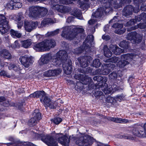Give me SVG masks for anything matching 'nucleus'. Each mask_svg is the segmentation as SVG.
<instances>
[{
  "mask_svg": "<svg viewBox=\"0 0 146 146\" xmlns=\"http://www.w3.org/2000/svg\"><path fill=\"white\" fill-rule=\"evenodd\" d=\"M63 29L62 36L70 40L73 39L78 34L82 33L84 31L81 26H66Z\"/></svg>",
  "mask_w": 146,
  "mask_h": 146,
  "instance_id": "nucleus-2",
  "label": "nucleus"
},
{
  "mask_svg": "<svg viewBox=\"0 0 146 146\" xmlns=\"http://www.w3.org/2000/svg\"><path fill=\"white\" fill-rule=\"evenodd\" d=\"M67 56V53L64 50H60L54 55L52 56L50 54H45L41 56L39 60L42 63L46 64L50 62L52 64L58 66L61 64L60 58L65 60Z\"/></svg>",
  "mask_w": 146,
  "mask_h": 146,
  "instance_id": "nucleus-1",
  "label": "nucleus"
},
{
  "mask_svg": "<svg viewBox=\"0 0 146 146\" xmlns=\"http://www.w3.org/2000/svg\"><path fill=\"white\" fill-rule=\"evenodd\" d=\"M8 68L10 70H13L15 72L19 71L20 70L19 65L13 64H10L8 66Z\"/></svg>",
  "mask_w": 146,
  "mask_h": 146,
  "instance_id": "nucleus-33",
  "label": "nucleus"
},
{
  "mask_svg": "<svg viewBox=\"0 0 146 146\" xmlns=\"http://www.w3.org/2000/svg\"><path fill=\"white\" fill-rule=\"evenodd\" d=\"M14 0H11L8 2L5 5V7L11 10L14 9Z\"/></svg>",
  "mask_w": 146,
  "mask_h": 146,
  "instance_id": "nucleus-40",
  "label": "nucleus"
},
{
  "mask_svg": "<svg viewBox=\"0 0 146 146\" xmlns=\"http://www.w3.org/2000/svg\"><path fill=\"white\" fill-rule=\"evenodd\" d=\"M93 80L95 81L100 82L98 85L100 86L102 90L106 94L110 93L113 90V87L111 86L108 89V85L106 83L107 81V78L106 77H103L100 76H96L94 77Z\"/></svg>",
  "mask_w": 146,
  "mask_h": 146,
  "instance_id": "nucleus-5",
  "label": "nucleus"
},
{
  "mask_svg": "<svg viewBox=\"0 0 146 146\" xmlns=\"http://www.w3.org/2000/svg\"><path fill=\"white\" fill-rule=\"evenodd\" d=\"M123 25L122 24H119L115 23L112 26V27L114 28H117L115 31V33L119 34H121L124 33L126 30L124 28H122Z\"/></svg>",
  "mask_w": 146,
  "mask_h": 146,
  "instance_id": "nucleus-23",
  "label": "nucleus"
},
{
  "mask_svg": "<svg viewBox=\"0 0 146 146\" xmlns=\"http://www.w3.org/2000/svg\"><path fill=\"white\" fill-rule=\"evenodd\" d=\"M40 101L44 104L45 107H48L51 109H54L55 108L56 104L54 105V103L51 102L50 99L47 96H45L44 99H40Z\"/></svg>",
  "mask_w": 146,
  "mask_h": 146,
  "instance_id": "nucleus-20",
  "label": "nucleus"
},
{
  "mask_svg": "<svg viewBox=\"0 0 146 146\" xmlns=\"http://www.w3.org/2000/svg\"><path fill=\"white\" fill-rule=\"evenodd\" d=\"M119 46L120 47L126 49L129 48V43L128 42L123 40L120 42Z\"/></svg>",
  "mask_w": 146,
  "mask_h": 146,
  "instance_id": "nucleus-38",
  "label": "nucleus"
},
{
  "mask_svg": "<svg viewBox=\"0 0 146 146\" xmlns=\"http://www.w3.org/2000/svg\"><path fill=\"white\" fill-rule=\"evenodd\" d=\"M143 35L138 34L135 32L129 33L127 35L126 38L131 41L133 43H138L140 42L142 38Z\"/></svg>",
  "mask_w": 146,
  "mask_h": 146,
  "instance_id": "nucleus-9",
  "label": "nucleus"
},
{
  "mask_svg": "<svg viewBox=\"0 0 146 146\" xmlns=\"http://www.w3.org/2000/svg\"><path fill=\"white\" fill-rule=\"evenodd\" d=\"M24 19V17L22 13H18L17 15L15 21L17 22V27L19 29L21 28L22 26Z\"/></svg>",
  "mask_w": 146,
  "mask_h": 146,
  "instance_id": "nucleus-25",
  "label": "nucleus"
},
{
  "mask_svg": "<svg viewBox=\"0 0 146 146\" xmlns=\"http://www.w3.org/2000/svg\"><path fill=\"white\" fill-rule=\"evenodd\" d=\"M8 22L4 15L0 14V32L2 34H4L8 32L10 28Z\"/></svg>",
  "mask_w": 146,
  "mask_h": 146,
  "instance_id": "nucleus-6",
  "label": "nucleus"
},
{
  "mask_svg": "<svg viewBox=\"0 0 146 146\" xmlns=\"http://www.w3.org/2000/svg\"><path fill=\"white\" fill-rule=\"evenodd\" d=\"M72 14L74 16L76 17L78 19H82L83 17L82 15V13L80 10L76 9L72 11Z\"/></svg>",
  "mask_w": 146,
  "mask_h": 146,
  "instance_id": "nucleus-32",
  "label": "nucleus"
},
{
  "mask_svg": "<svg viewBox=\"0 0 146 146\" xmlns=\"http://www.w3.org/2000/svg\"><path fill=\"white\" fill-rule=\"evenodd\" d=\"M62 70L60 68H57L53 70H49L45 72L43 74L44 76L50 77L55 76L59 74L61 72Z\"/></svg>",
  "mask_w": 146,
  "mask_h": 146,
  "instance_id": "nucleus-18",
  "label": "nucleus"
},
{
  "mask_svg": "<svg viewBox=\"0 0 146 146\" xmlns=\"http://www.w3.org/2000/svg\"><path fill=\"white\" fill-rule=\"evenodd\" d=\"M1 56L6 59H9L11 57V54L8 51L6 50H2L1 52Z\"/></svg>",
  "mask_w": 146,
  "mask_h": 146,
  "instance_id": "nucleus-34",
  "label": "nucleus"
},
{
  "mask_svg": "<svg viewBox=\"0 0 146 146\" xmlns=\"http://www.w3.org/2000/svg\"><path fill=\"white\" fill-rule=\"evenodd\" d=\"M101 64V63L100 61V60L98 59H96L93 61L91 65L93 67L97 68L100 67Z\"/></svg>",
  "mask_w": 146,
  "mask_h": 146,
  "instance_id": "nucleus-41",
  "label": "nucleus"
},
{
  "mask_svg": "<svg viewBox=\"0 0 146 146\" xmlns=\"http://www.w3.org/2000/svg\"><path fill=\"white\" fill-rule=\"evenodd\" d=\"M53 9L56 10L59 12L63 13H68L70 10V9L66 6H64L62 5L55 4L53 3Z\"/></svg>",
  "mask_w": 146,
  "mask_h": 146,
  "instance_id": "nucleus-19",
  "label": "nucleus"
},
{
  "mask_svg": "<svg viewBox=\"0 0 146 146\" xmlns=\"http://www.w3.org/2000/svg\"><path fill=\"white\" fill-rule=\"evenodd\" d=\"M67 56L65 60H63L60 58L61 63H62V67L65 74H69L71 73L72 68V62L71 60H67Z\"/></svg>",
  "mask_w": 146,
  "mask_h": 146,
  "instance_id": "nucleus-10",
  "label": "nucleus"
},
{
  "mask_svg": "<svg viewBox=\"0 0 146 146\" xmlns=\"http://www.w3.org/2000/svg\"><path fill=\"white\" fill-rule=\"evenodd\" d=\"M93 141L88 135H84L78 138L76 141L77 145L80 146H90L91 145Z\"/></svg>",
  "mask_w": 146,
  "mask_h": 146,
  "instance_id": "nucleus-7",
  "label": "nucleus"
},
{
  "mask_svg": "<svg viewBox=\"0 0 146 146\" xmlns=\"http://www.w3.org/2000/svg\"><path fill=\"white\" fill-rule=\"evenodd\" d=\"M86 41L84 43L83 46H84V49L83 48V46L82 47H80L78 49H76L74 50V53L76 54H79L83 52L85 50L86 52H88L90 49V48L89 46H88L87 44H85Z\"/></svg>",
  "mask_w": 146,
  "mask_h": 146,
  "instance_id": "nucleus-26",
  "label": "nucleus"
},
{
  "mask_svg": "<svg viewBox=\"0 0 146 146\" xmlns=\"http://www.w3.org/2000/svg\"><path fill=\"white\" fill-rule=\"evenodd\" d=\"M106 102L113 104H115V103H117V100L115 99V98L111 96L107 97L106 99Z\"/></svg>",
  "mask_w": 146,
  "mask_h": 146,
  "instance_id": "nucleus-43",
  "label": "nucleus"
},
{
  "mask_svg": "<svg viewBox=\"0 0 146 146\" xmlns=\"http://www.w3.org/2000/svg\"><path fill=\"white\" fill-rule=\"evenodd\" d=\"M56 136L58 137V141L59 143L64 146H68L70 141L69 139L61 133H57Z\"/></svg>",
  "mask_w": 146,
  "mask_h": 146,
  "instance_id": "nucleus-17",
  "label": "nucleus"
},
{
  "mask_svg": "<svg viewBox=\"0 0 146 146\" xmlns=\"http://www.w3.org/2000/svg\"><path fill=\"white\" fill-rule=\"evenodd\" d=\"M59 29H57L53 31L48 32L46 34V36H50L57 34L59 32Z\"/></svg>",
  "mask_w": 146,
  "mask_h": 146,
  "instance_id": "nucleus-46",
  "label": "nucleus"
},
{
  "mask_svg": "<svg viewBox=\"0 0 146 146\" xmlns=\"http://www.w3.org/2000/svg\"><path fill=\"white\" fill-rule=\"evenodd\" d=\"M132 11H134L132 7L130 5H128L123 9V14L126 16H127L131 14Z\"/></svg>",
  "mask_w": 146,
  "mask_h": 146,
  "instance_id": "nucleus-29",
  "label": "nucleus"
},
{
  "mask_svg": "<svg viewBox=\"0 0 146 146\" xmlns=\"http://www.w3.org/2000/svg\"><path fill=\"white\" fill-rule=\"evenodd\" d=\"M10 31L11 35L13 37L19 38H20L22 35L21 33L18 32L17 31H15L13 29H11Z\"/></svg>",
  "mask_w": 146,
  "mask_h": 146,
  "instance_id": "nucleus-39",
  "label": "nucleus"
},
{
  "mask_svg": "<svg viewBox=\"0 0 146 146\" xmlns=\"http://www.w3.org/2000/svg\"><path fill=\"white\" fill-rule=\"evenodd\" d=\"M56 42L54 40L47 39L35 44L34 48L36 51H48L51 48H54Z\"/></svg>",
  "mask_w": 146,
  "mask_h": 146,
  "instance_id": "nucleus-4",
  "label": "nucleus"
},
{
  "mask_svg": "<svg viewBox=\"0 0 146 146\" xmlns=\"http://www.w3.org/2000/svg\"><path fill=\"white\" fill-rule=\"evenodd\" d=\"M24 145L25 146H33L32 143L30 142H25Z\"/></svg>",
  "mask_w": 146,
  "mask_h": 146,
  "instance_id": "nucleus-63",
  "label": "nucleus"
},
{
  "mask_svg": "<svg viewBox=\"0 0 146 146\" xmlns=\"http://www.w3.org/2000/svg\"><path fill=\"white\" fill-rule=\"evenodd\" d=\"M47 12V10L45 8L33 6L30 7L29 9L26 11V13L29 17L36 18L44 16Z\"/></svg>",
  "mask_w": 146,
  "mask_h": 146,
  "instance_id": "nucleus-3",
  "label": "nucleus"
},
{
  "mask_svg": "<svg viewBox=\"0 0 146 146\" xmlns=\"http://www.w3.org/2000/svg\"><path fill=\"white\" fill-rule=\"evenodd\" d=\"M135 24V21L133 19L127 22L125 25V26L128 27L132 26Z\"/></svg>",
  "mask_w": 146,
  "mask_h": 146,
  "instance_id": "nucleus-56",
  "label": "nucleus"
},
{
  "mask_svg": "<svg viewBox=\"0 0 146 146\" xmlns=\"http://www.w3.org/2000/svg\"><path fill=\"white\" fill-rule=\"evenodd\" d=\"M105 118H106L109 121H112L116 123H117L118 117L114 118L111 117H108L105 116Z\"/></svg>",
  "mask_w": 146,
  "mask_h": 146,
  "instance_id": "nucleus-51",
  "label": "nucleus"
},
{
  "mask_svg": "<svg viewBox=\"0 0 146 146\" xmlns=\"http://www.w3.org/2000/svg\"><path fill=\"white\" fill-rule=\"evenodd\" d=\"M104 54L106 57L108 58L110 57L112 55V52L110 51L106 46H104Z\"/></svg>",
  "mask_w": 146,
  "mask_h": 146,
  "instance_id": "nucleus-36",
  "label": "nucleus"
},
{
  "mask_svg": "<svg viewBox=\"0 0 146 146\" xmlns=\"http://www.w3.org/2000/svg\"><path fill=\"white\" fill-rule=\"evenodd\" d=\"M73 20V18L72 17H68L67 19V22L68 23H71Z\"/></svg>",
  "mask_w": 146,
  "mask_h": 146,
  "instance_id": "nucleus-62",
  "label": "nucleus"
},
{
  "mask_svg": "<svg viewBox=\"0 0 146 146\" xmlns=\"http://www.w3.org/2000/svg\"><path fill=\"white\" fill-rule=\"evenodd\" d=\"M146 15V14H142L141 16H138L137 17H135V19H133L134 20V21H135V23H136V22H139L141 21V20L142 18H141V16L143 15Z\"/></svg>",
  "mask_w": 146,
  "mask_h": 146,
  "instance_id": "nucleus-57",
  "label": "nucleus"
},
{
  "mask_svg": "<svg viewBox=\"0 0 146 146\" xmlns=\"http://www.w3.org/2000/svg\"><path fill=\"white\" fill-rule=\"evenodd\" d=\"M13 45L14 46L13 47L14 48H19L20 46V44L18 43V41L17 40L15 41V42Z\"/></svg>",
  "mask_w": 146,
  "mask_h": 146,
  "instance_id": "nucleus-60",
  "label": "nucleus"
},
{
  "mask_svg": "<svg viewBox=\"0 0 146 146\" xmlns=\"http://www.w3.org/2000/svg\"><path fill=\"white\" fill-rule=\"evenodd\" d=\"M103 8V10L104 12V13L106 14L109 13L110 12L111 10L112 9L110 6L109 7H105V9L104 10V8L102 7Z\"/></svg>",
  "mask_w": 146,
  "mask_h": 146,
  "instance_id": "nucleus-55",
  "label": "nucleus"
},
{
  "mask_svg": "<svg viewBox=\"0 0 146 146\" xmlns=\"http://www.w3.org/2000/svg\"><path fill=\"white\" fill-rule=\"evenodd\" d=\"M41 140L48 146H58L56 141L50 135H41Z\"/></svg>",
  "mask_w": 146,
  "mask_h": 146,
  "instance_id": "nucleus-13",
  "label": "nucleus"
},
{
  "mask_svg": "<svg viewBox=\"0 0 146 146\" xmlns=\"http://www.w3.org/2000/svg\"><path fill=\"white\" fill-rule=\"evenodd\" d=\"M118 60V58L117 57L114 56L108 59L107 61V62H112L115 63L117 62Z\"/></svg>",
  "mask_w": 146,
  "mask_h": 146,
  "instance_id": "nucleus-54",
  "label": "nucleus"
},
{
  "mask_svg": "<svg viewBox=\"0 0 146 146\" xmlns=\"http://www.w3.org/2000/svg\"><path fill=\"white\" fill-rule=\"evenodd\" d=\"M3 102V105L5 107L8 106L9 105L8 101L6 100L5 98L3 97H0V103Z\"/></svg>",
  "mask_w": 146,
  "mask_h": 146,
  "instance_id": "nucleus-45",
  "label": "nucleus"
},
{
  "mask_svg": "<svg viewBox=\"0 0 146 146\" xmlns=\"http://www.w3.org/2000/svg\"><path fill=\"white\" fill-rule=\"evenodd\" d=\"M134 56L132 54H127L123 55L122 56V60L119 61L117 64V66L120 68L124 67L126 65L128 64L131 59H133Z\"/></svg>",
  "mask_w": 146,
  "mask_h": 146,
  "instance_id": "nucleus-11",
  "label": "nucleus"
},
{
  "mask_svg": "<svg viewBox=\"0 0 146 146\" xmlns=\"http://www.w3.org/2000/svg\"><path fill=\"white\" fill-rule=\"evenodd\" d=\"M54 23L52 20L50 18H47L43 20L42 22L41 25L44 26L50 23Z\"/></svg>",
  "mask_w": 146,
  "mask_h": 146,
  "instance_id": "nucleus-42",
  "label": "nucleus"
},
{
  "mask_svg": "<svg viewBox=\"0 0 146 146\" xmlns=\"http://www.w3.org/2000/svg\"><path fill=\"white\" fill-rule=\"evenodd\" d=\"M45 96H46V93L43 91L35 92L33 94H31L30 95V96L31 97L34 98H38L40 96H41L42 98H42L43 99H44V98H43L44 97V98Z\"/></svg>",
  "mask_w": 146,
  "mask_h": 146,
  "instance_id": "nucleus-27",
  "label": "nucleus"
},
{
  "mask_svg": "<svg viewBox=\"0 0 146 146\" xmlns=\"http://www.w3.org/2000/svg\"><path fill=\"white\" fill-rule=\"evenodd\" d=\"M123 0H110V4L115 9L117 8L120 7L118 5L119 3H120Z\"/></svg>",
  "mask_w": 146,
  "mask_h": 146,
  "instance_id": "nucleus-35",
  "label": "nucleus"
},
{
  "mask_svg": "<svg viewBox=\"0 0 146 146\" xmlns=\"http://www.w3.org/2000/svg\"><path fill=\"white\" fill-rule=\"evenodd\" d=\"M36 22L26 21H25L24 26L25 30L28 32H31L38 25Z\"/></svg>",
  "mask_w": 146,
  "mask_h": 146,
  "instance_id": "nucleus-22",
  "label": "nucleus"
},
{
  "mask_svg": "<svg viewBox=\"0 0 146 146\" xmlns=\"http://www.w3.org/2000/svg\"><path fill=\"white\" fill-rule=\"evenodd\" d=\"M51 121L56 124H58L62 121V119L60 117H57L51 119Z\"/></svg>",
  "mask_w": 146,
  "mask_h": 146,
  "instance_id": "nucleus-50",
  "label": "nucleus"
},
{
  "mask_svg": "<svg viewBox=\"0 0 146 146\" xmlns=\"http://www.w3.org/2000/svg\"><path fill=\"white\" fill-rule=\"evenodd\" d=\"M19 60L21 64L26 68L29 67L33 62L32 57L27 55L21 56Z\"/></svg>",
  "mask_w": 146,
  "mask_h": 146,
  "instance_id": "nucleus-12",
  "label": "nucleus"
},
{
  "mask_svg": "<svg viewBox=\"0 0 146 146\" xmlns=\"http://www.w3.org/2000/svg\"><path fill=\"white\" fill-rule=\"evenodd\" d=\"M34 117L32 118L29 121V126H34L37 123V121L41 119L40 113L38 112L37 110H35L33 113Z\"/></svg>",
  "mask_w": 146,
  "mask_h": 146,
  "instance_id": "nucleus-16",
  "label": "nucleus"
},
{
  "mask_svg": "<svg viewBox=\"0 0 146 146\" xmlns=\"http://www.w3.org/2000/svg\"><path fill=\"white\" fill-rule=\"evenodd\" d=\"M94 95L96 98H99L100 100L103 99L105 97L102 92L100 91H95L94 93Z\"/></svg>",
  "mask_w": 146,
  "mask_h": 146,
  "instance_id": "nucleus-37",
  "label": "nucleus"
},
{
  "mask_svg": "<svg viewBox=\"0 0 146 146\" xmlns=\"http://www.w3.org/2000/svg\"><path fill=\"white\" fill-rule=\"evenodd\" d=\"M123 98V97L121 95H118L115 97V99L117 101L120 102L122 100Z\"/></svg>",
  "mask_w": 146,
  "mask_h": 146,
  "instance_id": "nucleus-59",
  "label": "nucleus"
},
{
  "mask_svg": "<svg viewBox=\"0 0 146 146\" xmlns=\"http://www.w3.org/2000/svg\"><path fill=\"white\" fill-rule=\"evenodd\" d=\"M74 77L75 79L82 81V83L85 85L90 83L92 81L90 78L84 74H76Z\"/></svg>",
  "mask_w": 146,
  "mask_h": 146,
  "instance_id": "nucleus-15",
  "label": "nucleus"
},
{
  "mask_svg": "<svg viewBox=\"0 0 146 146\" xmlns=\"http://www.w3.org/2000/svg\"><path fill=\"white\" fill-rule=\"evenodd\" d=\"M79 1L80 2H83L84 3L80 6L81 9L84 10L88 7L89 5L86 3V0H79Z\"/></svg>",
  "mask_w": 146,
  "mask_h": 146,
  "instance_id": "nucleus-47",
  "label": "nucleus"
},
{
  "mask_svg": "<svg viewBox=\"0 0 146 146\" xmlns=\"http://www.w3.org/2000/svg\"><path fill=\"white\" fill-rule=\"evenodd\" d=\"M75 0H60L59 3L63 4H68L72 3V2Z\"/></svg>",
  "mask_w": 146,
  "mask_h": 146,
  "instance_id": "nucleus-49",
  "label": "nucleus"
},
{
  "mask_svg": "<svg viewBox=\"0 0 146 146\" xmlns=\"http://www.w3.org/2000/svg\"><path fill=\"white\" fill-rule=\"evenodd\" d=\"M0 75L6 76L8 78H10L12 76V75L8 74V73L5 70H2L0 72Z\"/></svg>",
  "mask_w": 146,
  "mask_h": 146,
  "instance_id": "nucleus-52",
  "label": "nucleus"
},
{
  "mask_svg": "<svg viewBox=\"0 0 146 146\" xmlns=\"http://www.w3.org/2000/svg\"><path fill=\"white\" fill-rule=\"evenodd\" d=\"M117 76V73L115 72H113L109 75V78L111 80H114L116 78Z\"/></svg>",
  "mask_w": 146,
  "mask_h": 146,
  "instance_id": "nucleus-53",
  "label": "nucleus"
},
{
  "mask_svg": "<svg viewBox=\"0 0 146 146\" xmlns=\"http://www.w3.org/2000/svg\"><path fill=\"white\" fill-rule=\"evenodd\" d=\"M117 21V17L115 16L112 19L111 21H110V22H114L115 21Z\"/></svg>",
  "mask_w": 146,
  "mask_h": 146,
  "instance_id": "nucleus-64",
  "label": "nucleus"
},
{
  "mask_svg": "<svg viewBox=\"0 0 146 146\" xmlns=\"http://www.w3.org/2000/svg\"><path fill=\"white\" fill-rule=\"evenodd\" d=\"M110 49L112 51L114 54L116 55H118L123 52L120 48L115 45H110Z\"/></svg>",
  "mask_w": 146,
  "mask_h": 146,
  "instance_id": "nucleus-28",
  "label": "nucleus"
},
{
  "mask_svg": "<svg viewBox=\"0 0 146 146\" xmlns=\"http://www.w3.org/2000/svg\"><path fill=\"white\" fill-rule=\"evenodd\" d=\"M132 133L133 135L138 137H145V136L144 134V128L141 126L133 128Z\"/></svg>",
  "mask_w": 146,
  "mask_h": 146,
  "instance_id": "nucleus-21",
  "label": "nucleus"
},
{
  "mask_svg": "<svg viewBox=\"0 0 146 146\" xmlns=\"http://www.w3.org/2000/svg\"><path fill=\"white\" fill-rule=\"evenodd\" d=\"M146 27V23H140L137 26H135L133 27H128L127 28L128 31H131L132 30H135L137 28L142 29Z\"/></svg>",
  "mask_w": 146,
  "mask_h": 146,
  "instance_id": "nucleus-31",
  "label": "nucleus"
},
{
  "mask_svg": "<svg viewBox=\"0 0 146 146\" xmlns=\"http://www.w3.org/2000/svg\"><path fill=\"white\" fill-rule=\"evenodd\" d=\"M115 67V65L112 64H103L102 66V70L98 69L95 71L96 74H108L111 71V69Z\"/></svg>",
  "mask_w": 146,
  "mask_h": 146,
  "instance_id": "nucleus-8",
  "label": "nucleus"
},
{
  "mask_svg": "<svg viewBox=\"0 0 146 146\" xmlns=\"http://www.w3.org/2000/svg\"><path fill=\"white\" fill-rule=\"evenodd\" d=\"M102 7H100L97 9L96 12L93 13L92 14V19L88 21V23L90 25L94 24L97 21V19L96 18H97L101 16L104 14V12Z\"/></svg>",
  "mask_w": 146,
  "mask_h": 146,
  "instance_id": "nucleus-14",
  "label": "nucleus"
},
{
  "mask_svg": "<svg viewBox=\"0 0 146 146\" xmlns=\"http://www.w3.org/2000/svg\"><path fill=\"white\" fill-rule=\"evenodd\" d=\"M88 56L82 57L79 58L78 60L81 67L85 68L86 67L90 62L88 60Z\"/></svg>",
  "mask_w": 146,
  "mask_h": 146,
  "instance_id": "nucleus-24",
  "label": "nucleus"
},
{
  "mask_svg": "<svg viewBox=\"0 0 146 146\" xmlns=\"http://www.w3.org/2000/svg\"><path fill=\"white\" fill-rule=\"evenodd\" d=\"M102 38L103 39L105 40H108L110 39V37L108 35H103L102 36Z\"/></svg>",
  "mask_w": 146,
  "mask_h": 146,
  "instance_id": "nucleus-61",
  "label": "nucleus"
},
{
  "mask_svg": "<svg viewBox=\"0 0 146 146\" xmlns=\"http://www.w3.org/2000/svg\"><path fill=\"white\" fill-rule=\"evenodd\" d=\"M14 9L15 8H19L22 6V3L20 2V0H14Z\"/></svg>",
  "mask_w": 146,
  "mask_h": 146,
  "instance_id": "nucleus-48",
  "label": "nucleus"
},
{
  "mask_svg": "<svg viewBox=\"0 0 146 146\" xmlns=\"http://www.w3.org/2000/svg\"><path fill=\"white\" fill-rule=\"evenodd\" d=\"M21 46L25 48H29L32 44V41L30 39L21 40L20 42Z\"/></svg>",
  "mask_w": 146,
  "mask_h": 146,
  "instance_id": "nucleus-30",
  "label": "nucleus"
},
{
  "mask_svg": "<svg viewBox=\"0 0 146 146\" xmlns=\"http://www.w3.org/2000/svg\"><path fill=\"white\" fill-rule=\"evenodd\" d=\"M117 123H129L132 122L131 120L118 118Z\"/></svg>",
  "mask_w": 146,
  "mask_h": 146,
  "instance_id": "nucleus-44",
  "label": "nucleus"
},
{
  "mask_svg": "<svg viewBox=\"0 0 146 146\" xmlns=\"http://www.w3.org/2000/svg\"><path fill=\"white\" fill-rule=\"evenodd\" d=\"M92 72V70L90 67L88 68L86 70H84V69L81 70L80 72L83 73H88Z\"/></svg>",
  "mask_w": 146,
  "mask_h": 146,
  "instance_id": "nucleus-58",
  "label": "nucleus"
}]
</instances>
